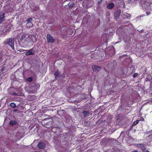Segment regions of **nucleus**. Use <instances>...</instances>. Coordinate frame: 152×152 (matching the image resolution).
Returning a JSON list of instances; mask_svg holds the SVG:
<instances>
[{"instance_id": "nucleus-1", "label": "nucleus", "mask_w": 152, "mask_h": 152, "mask_svg": "<svg viewBox=\"0 0 152 152\" xmlns=\"http://www.w3.org/2000/svg\"><path fill=\"white\" fill-rule=\"evenodd\" d=\"M24 40L25 42H35L36 40L35 36L31 34H24L21 38V40Z\"/></svg>"}, {"instance_id": "nucleus-2", "label": "nucleus", "mask_w": 152, "mask_h": 152, "mask_svg": "<svg viewBox=\"0 0 152 152\" xmlns=\"http://www.w3.org/2000/svg\"><path fill=\"white\" fill-rule=\"evenodd\" d=\"M14 39H13L10 38L9 39L7 42L13 50H14L15 49L14 46Z\"/></svg>"}, {"instance_id": "nucleus-3", "label": "nucleus", "mask_w": 152, "mask_h": 152, "mask_svg": "<svg viewBox=\"0 0 152 152\" xmlns=\"http://www.w3.org/2000/svg\"><path fill=\"white\" fill-rule=\"evenodd\" d=\"M47 38L48 42L50 43L53 42L54 41V39L53 37L50 34H48L47 35Z\"/></svg>"}, {"instance_id": "nucleus-4", "label": "nucleus", "mask_w": 152, "mask_h": 152, "mask_svg": "<svg viewBox=\"0 0 152 152\" xmlns=\"http://www.w3.org/2000/svg\"><path fill=\"white\" fill-rule=\"evenodd\" d=\"M32 20V18H30L27 20V23L26 24V26L27 28H29L32 27L33 26V24L32 23L31 21Z\"/></svg>"}, {"instance_id": "nucleus-5", "label": "nucleus", "mask_w": 152, "mask_h": 152, "mask_svg": "<svg viewBox=\"0 0 152 152\" xmlns=\"http://www.w3.org/2000/svg\"><path fill=\"white\" fill-rule=\"evenodd\" d=\"M92 68L94 71L95 72L99 71L101 69V67H100L96 65L93 66Z\"/></svg>"}, {"instance_id": "nucleus-6", "label": "nucleus", "mask_w": 152, "mask_h": 152, "mask_svg": "<svg viewBox=\"0 0 152 152\" xmlns=\"http://www.w3.org/2000/svg\"><path fill=\"white\" fill-rule=\"evenodd\" d=\"M28 51L26 53V55L28 56L34 54V51L33 50H27Z\"/></svg>"}, {"instance_id": "nucleus-7", "label": "nucleus", "mask_w": 152, "mask_h": 152, "mask_svg": "<svg viewBox=\"0 0 152 152\" xmlns=\"http://www.w3.org/2000/svg\"><path fill=\"white\" fill-rule=\"evenodd\" d=\"M38 146L39 148L43 149L45 147V145L42 142H40L39 143Z\"/></svg>"}, {"instance_id": "nucleus-8", "label": "nucleus", "mask_w": 152, "mask_h": 152, "mask_svg": "<svg viewBox=\"0 0 152 152\" xmlns=\"http://www.w3.org/2000/svg\"><path fill=\"white\" fill-rule=\"evenodd\" d=\"M4 13L3 12H1L0 13V20L3 21L4 20Z\"/></svg>"}, {"instance_id": "nucleus-9", "label": "nucleus", "mask_w": 152, "mask_h": 152, "mask_svg": "<svg viewBox=\"0 0 152 152\" xmlns=\"http://www.w3.org/2000/svg\"><path fill=\"white\" fill-rule=\"evenodd\" d=\"M114 4L113 3H111L109 4L107 6V7L108 9H111L112 8L114 7Z\"/></svg>"}, {"instance_id": "nucleus-10", "label": "nucleus", "mask_w": 152, "mask_h": 152, "mask_svg": "<svg viewBox=\"0 0 152 152\" xmlns=\"http://www.w3.org/2000/svg\"><path fill=\"white\" fill-rule=\"evenodd\" d=\"M16 124L17 122L15 121H11L10 122V124L12 125Z\"/></svg>"}, {"instance_id": "nucleus-11", "label": "nucleus", "mask_w": 152, "mask_h": 152, "mask_svg": "<svg viewBox=\"0 0 152 152\" xmlns=\"http://www.w3.org/2000/svg\"><path fill=\"white\" fill-rule=\"evenodd\" d=\"M60 74V72L58 70H57L55 72V74H54V75L56 77H57L58 76V75Z\"/></svg>"}, {"instance_id": "nucleus-12", "label": "nucleus", "mask_w": 152, "mask_h": 152, "mask_svg": "<svg viewBox=\"0 0 152 152\" xmlns=\"http://www.w3.org/2000/svg\"><path fill=\"white\" fill-rule=\"evenodd\" d=\"M26 80L27 81H28L30 82H31L32 81V79L31 77H28V78H27L26 79Z\"/></svg>"}, {"instance_id": "nucleus-13", "label": "nucleus", "mask_w": 152, "mask_h": 152, "mask_svg": "<svg viewBox=\"0 0 152 152\" xmlns=\"http://www.w3.org/2000/svg\"><path fill=\"white\" fill-rule=\"evenodd\" d=\"M10 106L12 107H16V104L13 103L10 104Z\"/></svg>"}, {"instance_id": "nucleus-14", "label": "nucleus", "mask_w": 152, "mask_h": 152, "mask_svg": "<svg viewBox=\"0 0 152 152\" xmlns=\"http://www.w3.org/2000/svg\"><path fill=\"white\" fill-rule=\"evenodd\" d=\"M139 120H136V121H134V123L132 125L133 126H134V125L137 124L139 123Z\"/></svg>"}, {"instance_id": "nucleus-15", "label": "nucleus", "mask_w": 152, "mask_h": 152, "mask_svg": "<svg viewBox=\"0 0 152 152\" xmlns=\"http://www.w3.org/2000/svg\"><path fill=\"white\" fill-rule=\"evenodd\" d=\"M27 50H23V49H20L19 50V51H20V52H23L24 51H27Z\"/></svg>"}, {"instance_id": "nucleus-16", "label": "nucleus", "mask_w": 152, "mask_h": 152, "mask_svg": "<svg viewBox=\"0 0 152 152\" xmlns=\"http://www.w3.org/2000/svg\"><path fill=\"white\" fill-rule=\"evenodd\" d=\"M138 75V74L137 73H134L133 75V77H136Z\"/></svg>"}, {"instance_id": "nucleus-17", "label": "nucleus", "mask_w": 152, "mask_h": 152, "mask_svg": "<svg viewBox=\"0 0 152 152\" xmlns=\"http://www.w3.org/2000/svg\"><path fill=\"white\" fill-rule=\"evenodd\" d=\"M73 5H74V4L73 3H71V4L69 3V7H71L73 6Z\"/></svg>"}, {"instance_id": "nucleus-18", "label": "nucleus", "mask_w": 152, "mask_h": 152, "mask_svg": "<svg viewBox=\"0 0 152 152\" xmlns=\"http://www.w3.org/2000/svg\"><path fill=\"white\" fill-rule=\"evenodd\" d=\"M118 13V14L119 15L120 14V12L119 11H117L115 13V15L116 13Z\"/></svg>"}, {"instance_id": "nucleus-19", "label": "nucleus", "mask_w": 152, "mask_h": 152, "mask_svg": "<svg viewBox=\"0 0 152 152\" xmlns=\"http://www.w3.org/2000/svg\"><path fill=\"white\" fill-rule=\"evenodd\" d=\"M62 76L63 77H64V74H63L62 75Z\"/></svg>"}, {"instance_id": "nucleus-20", "label": "nucleus", "mask_w": 152, "mask_h": 152, "mask_svg": "<svg viewBox=\"0 0 152 152\" xmlns=\"http://www.w3.org/2000/svg\"><path fill=\"white\" fill-rule=\"evenodd\" d=\"M132 152H138V151H136H136H133Z\"/></svg>"}, {"instance_id": "nucleus-21", "label": "nucleus", "mask_w": 152, "mask_h": 152, "mask_svg": "<svg viewBox=\"0 0 152 152\" xmlns=\"http://www.w3.org/2000/svg\"><path fill=\"white\" fill-rule=\"evenodd\" d=\"M101 1H98V4H99L100 3V2H101Z\"/></svg>"}, {"instance_id": "nucleus-22", "label": "nucleus", "mask_w": 152, "mask_h": 152, "mask_svg": "<svg viewBox=\"0 0 152 152\" xmlns=\"http://www.w3.org/2000/svg\"><path fill=\"white\" fill-rule=\"evenodd\" d=\"M4 69H2V71H3Z\"/></svg>"}, {"instance_id": "nucleus-23", "label": "nucleus", "mask_w": 152, "mask_h": 152, "mask_svg": "<svg viewBox=\"0 0 152 152\" xmlns=\"http://www.w3.org/2000/svg\"><path fill=\"white\" fill-rule=\"evenodd\" d=\"M84 113H87V112L86 111H85V112H84Z\"/></svg>"}, {"instance_id": "nucleus-24", "label": "nucleus", "mask_w": 152, "mask_h": 152, "mask_svg": "<svg viewBox=\"0 0 152 152\" xmlns=\"http://www.w3.org/2000/svg\"><path fill=\"white\" fill-rule=\"evenodd\" d=\"M14 94L15 95H16V93H14Z\"/></svg>"}, {"instance_id": "nucleus-25", "label": "nucleus", "mask_w": 152, "mask_h": 152, "mask_svg": "<svg viewBox=\"0 0 152 152\" xmlns=\"http://www.w3.org/2000/svg\"><path fill=\"white\" fill-rule=\"evenodd\" d=\"M148 13H147V15H148Z\"/></svg>"}, {"instance_id": "nucleus-26", "label": "nucleus", "mask_w": 152, "mask_h": 152, "mask_svg": "<svg viewBox=\"0 0 152 152\" xmlns=\"http://www.w3.org/2000/svg\"><path fill=\"white\" fill-rule=\"evenodd\" d=\"M82 0H80L81 1H82Z\"/></svg>"}]
</instances>
